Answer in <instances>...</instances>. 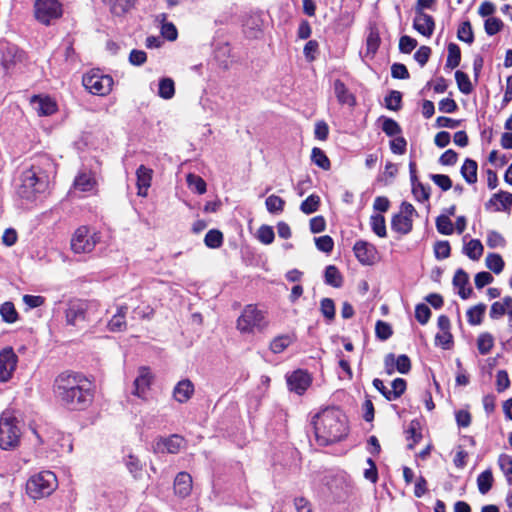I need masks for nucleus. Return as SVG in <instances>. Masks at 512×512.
Returning <instances> with one entry per match:
<instances>
[{"instance_id":"f257e3e1","label":"nucleus","mask_w":512,"mask_h":512,"mask_svg":"<svg viewBox=\"0 0 512 512\" xmlns=\"http://www.w3.org/2000/svg\"><path fill=\"white\" fill-rule=\"evenodd\" d=\"M53 391L57 399L68 409L83 410L94 398V385L85 375L66 371L54 380Z\"/></svg>"},{"instance_id":"f03ea898","label":"nucleus","mask_w":512,"mask_h":512,"mask_svg":"<svg viewBox=\"0 0 512 512\" xmlns=\"http://www.w3.org/2000/svg\"><path fill=\"white\" fill-rule=\"evenodd\" d=\"M54 163L46 155L38 156L31 166L20 176L18 195L26 200H35L38 195L45 193L49 186V175L53 172Z\"/></svg>"},{"instance_id":"7ed1b4c3","label":"nucleus","mask_w":512,"mask_h":512,"mask_svg":"<svg viewBox=\"0 0 512 512\" xmlns=\"http://www.w3.org/2000/svg\"><path fill=\"white\" fill-rule=\"evenodd\" d=\"M315 437L320 445L340 441L348 433L347 418L338 408L327 407L312 418Z\"/></svg>"},{"instance_id":"20e7f679","label":"nucleus","mask_w":512,"mask_h":512,"mask_svg":"<svg viewBox=\"0 0 512 512\" xmlns=\"http://www.w3.org/2000/svg\"><path fill=\"white\" fill-rule=\"evenodd\" d=\"M58 486L52 471H41L32 475L26 483V492L34 500L50 496Z\"/></svg>"},{"instance_id":"39448f33","label":"nucleus","mask_w":512,"mask_h":512,"mask_svg":"<svg viewBox=\"0 0 512 512\" xmlns=\"http://www.w3.org/2000/svg\"><path fill=\"white\" fill-rule=\"evenodd\" d=\"M268 326L265 313L255 305H247L237 319V329L244 334L262 332Z\"/></svg>"},{"instance_id":"423d86ee","label":"nucleus","mask_w":512,"mask_h":512,"mask_svg":"<svg viewBox=\"0 0 512 512\" xmlns=\"http://www.w3.org/2000/svg\"><path fill=\"white\" fill-rule=\"evenodd\" d=\"M19 421L8 411L0 417V448L13 449L18 446L21 437Z\"/></svg>"},{"instance_id":"0eeeda50","label":"nucleus","mask_w":512,"mask_h":512,"mask_svg":"<svg viewBox=\"0 0 512 512\" xmlns=\"http://www.w3.org/2000/svg\"><path fill=\"white\" fill-rule=\"evenodd\" d=\"M100 241L98 232L87 226H81L75 230L71 237V250L76 254L90 253Z\"/></svg>"},{"instance_id":"6e6552de","label":"nucleus","mask_w":512,"mask_h":512,"mask_svg":"<svg viewBox=\"0 0 512 512\" xmlns=\"http://www.w3.org/2000/svg\"><path fill=\"white\" fill-rule=\"evenodd\" d=\"M63 15V6L59 0H35L34 16L45 26L51 25Z\"/></svg>"},{"instance_id":"1a4fd4ad","label":"nucleus","mask_w":512,"mask_h":512,"mask_svg":"<svg viewBox=\"0 0 512 512\" xmlns=\"http://www.w3.org/2000/svg\"><path fill=\"white\" fill-rule=\"evenodd\" d=\"M82 84L91 94L104 96L111 91L113 79L99 70H91L83 75Z\"/></svg>"},{"instance_id":"9d476101","label":"nucleus","mask_w":512,"mask_h":512,"mask_svg":"<svg viewBox=\"0 0 512 512\" xmlns=\"http://www.w3.org/2000/svg\"><path fill=\"white\" fill-rule=\"evenodd\" d=\"M417 212L412 204L402 202L399 213L395 214L391 220V228L402 235L408 234L413 227V217Z\"/></svg>"},{"instance_id":"9b49d317","label":"nucleus","mask_w":512,"mask_h":512,"mask_svg":"<svg viewBox=\"0 0 512 512\" xmlns=\"http://www.w3.org/2000/svg\"><path fill=\"white\" fill-rule=\"evenodd\" d=\"M91 305L92 304L82 300L71 301L65 313L67 324L77 326L84 322L86 320L88 309Z\"/></svg>"},{"instance_id":"f8f14e48","label":"nucleus","mask_w":512,"mask_h":512,"mask_svg":"<svg viewBox=\"0 0 512 512\" xmlns=\"http://www.w3.org/2000/svg\"><path fill=\"white\" fill-rule=\"evenodd\" d=\"M18 357L11 347H6L0 351V381L6 382L11 377L16 368Z\"/></svg>"},{"instance_id":"ddd939ff","label":"nucleus","mask_w":512,"mask_h":512,"mask_svg":"<svg viewBox=\"0 0 512 512\" xmlns=\"http://www.w3.org/2000/svg\"><path fill=\"white\" fill-rule=\"evenodd\" d=\"M357 260L363 265H373L378 258L376 247L364 240H358L353 246Z\"/></svg>"},{"instance_id":"4468645a","label":"nucleus","mask_w":512,"mask_h":512,"mask_svg":"<svg viewBox=\"0 0 512 512\" xmlns=\"http://www.w3.org/2000/svg\"><path fill=\"white\" fill-rule=\"evenodd\" d=\"M153 381V375L148 367H140L138 375L134 380L133 394L143 400L148 398L150 386Z\"/></svg>"},{"instance_id":"2eb2a0df","label":"nucleus","mask_w":512,"mask_h":512,"mask_svg":"<svg viewBox=\"0 0 512 512\" xmlns=\"http://www.w3.org/2000/svg\"><path fill=\"white\" fill-rule=\"evenodd\" d=\"M136 188L137 195L140 197H147L149 188L152 184L153 169L140 165L136 170Z\"/></svg>"},{"instance_id":"dca6fc26","label":"nucleus","mask_w":512,"mask_h":512,"mask_svg":"<svg viewBox=\"0 0 512 512\" xmlns=\"http://www.w3.org/2000/svg\"><path fill=\"white\" fill-rule=\"evenodd\" d=\"M287 384L291 391L301 395L310 386L311 377L304 370H296L287 377Z\"/></svg>"},{"instance_id":"f3484780","label":"nucleus","mask_w":512,"mask_h":512,"mask_svg":"<svg viewBox=\"0 0 512 512\" xmlns=\"http://www.w3.org/2000/svg\"><path fill=\"white\" fill-rule=\"evenodd\" d=\"M413 28L425 37H430L435 29V22L432 16L426 14L424 11H415L413 20Z\"/></svg>"},{"instance_id":"a211bd4d","label":"nucleus","mask_w":512,"mask_h":512,"mask_svg":"<svg viewBox=\"0 0 512 512\" xmlns=\"http://www.w3.org/2000/svg\"><path fill=\"white\" fill-rule=\"evenodd\" d=\"M193 487L192 477L187 472H179L174 479V493L180 498H186L191 494Z\"/></svg>"},{"instance_id":"6ab92c4d","label":"nucleus","mask_w":512,"mask_h":512,"mask_svg":"<svg viewBox=\"0 0 512 512\" xmlns=\"http://www.w3.org/2000/svg\"><path fill=\"white\" fill-rule=\"evenodd\" d=\"M353 484L345 476L337 477L331 485V491L338 501H345L353 492Z\"/></svg>"},{"instance_id":"aec40b11","label":"nucleus","mask_w":512,"mask_h":512,"mask_svg":"<svg viewBox=\"0 0 512 512\" xmlns=\"http://www.w3.org/2000/svg\"><path fill=\"white\" fill-rule=\"evenodd\" d=\"M194 394V385L189 379L179 381L173 389V398L178 403H186Z\"/></svg>"},{"instance_id":"412c9836","label":"nucleus","mask_w":512,"mask_h":512,"mask_svg":"<svg viewBox=\"0 0 512 512\" xmlns=\"http://www.w3.org/2000/svg\"><path fill=\"white\" fill-rule=\"evenodd\" d=\"M184 439L179 435H172L168 438H163L157 443V449L166 451L171 454L178 453L184 445Z\"/></svg>"},{"instance_id":"4be33fe9","label":"nucleus","mask_w":512,"mask_h":512,"mask_svg":"<svg viewBox=\"0 0 512 512\" xmlns=\"http://www.w3.org/2000/svg\"><path fill=\"white\" fill-rule=\"evenodd\" d=\"M96 186V180L91 172H80L74 180V189L81 192H91Z\"/></svg>"},{"instance_id":"5701e85b","label":"nucleus","mask_w":512,"mask_h":512,"mask_svg":"<svg viewBox=\"0 0 512 512\" xmlns=\"http://www.w3.org/2000/svg\"><path fill=\"white\" fill-rule=\"evenodd\" d=\"M334 93L340 104L348 105L353 107L356 104V99L352 93H350L341 80L334 82Z\"/></svg>"},{"instance_id":"b1692460","label":"nucleus","mask_w":512,"mask_h":512,"mask_svg":"<svg viewBox=\"0 0 512 512\" xmlns=\"http://www.w3.org/2000/svg\"><path fill=\"white\" fill-rule=\"evenodd\" d=\"M155 21L160 24L161 35L169 41L177 39L178 32L175 25L167 21L165 13L158 14Z\"/></svg>"},{"instance_id":"393cba45","label":"nucleus","mask_w":512,"mask_h":512,"mask_svg":"<svg viewBox=\"0 0 512 512\" xmlns=\"http://www.w3.org/2000/svg\"><path fill=\"white\" fill-rule=\"evenodd\" d=\"M32 102L36 105L35 109L41 116H49L56 111V103L49 97L35 96Z\"/></svg>"},{"instance_id":"a878e982","label":"nucleus","mask_w":512,"mask_h":512,"mask_svg":"<svg viewBox=\"0 0 512 512\" xmlns=\"http://www.w3.org/2000/svg\"><path fill=\"white\" fill-rule=\"evenodd\" d=\"M488 204L495 206L497 211H505L512 206V193L500 191L493 195Z\"/></svg>"},{"instance_id":"bb28decb","label":"nucleus","mask_w":512,"mask_h":512,"mask_svg":"<svg viewBox=\"0 0 512 512\" xmlns=\"http://www.w3.org/2000/svg\"><path fill=\"white\" fill-rule=\"evenodd\" d=\"M477 169L476 161L469 158L464 161L461 167V175L467 183L474 184L477 182Z\"/></svg>"},{"instance_id":"cd10ccee","label":"nucleus","mask_w":512,"mask_h":512,"mask_svg":"<svg viewBox=\"0 0 512 512\" xmlns=\"http://www.w3.org/2000/svg\"><path fill=\"white\" fill-rule=\"evenodd\" d=\"M126 327V307H120L113 315L108 323V328L112 332H117L125 329Z\"/></svg>"},{"instance_id":"c85d7f7f","label":"nucleus","mask_w":512,"mask_h":512,"mask_svg":"<svg viewBox=\"0 0 512 512\" xmlns=\"http://www.w3.org/2000/svg\"><path fill=\"white\" fill-rule=\"evenodd\" d=\"M495 339L489 332L479 334L477 338V348L481 355H487L494 347Z\"/></svg>"},{"instance_id":"c756f323","label":"nucleus","mask_w":512,"mask_h":512,"mask_svg":"<svg viewBox=\"0 0 512 512\" xmlns=\"http://www.w3.org/2000/svg\"><path fill=\"white\" fill-rule=\"evenodd\" d=\"M175 94V84L171 78L165 77L160 79L158 87L159 97L169 100Z\"/></svg>"},{"instance_id":"7c9ffc66","label":"nucleus","mask_w":512,"mask_h":512,"mask_svg":"<svg viewBox=\"0 0 512 512\" xmlns=\"http://www.w3.org/2000/svg\"><path fill=\"white\" fill-rule=\"evenodd\" d=\"M326 284L339 288L342 286L343 278L339 270L334 265H329L325 269Z\"/></svg>"},{"instance_id":"2f4dec72","label":"nucleus","mask_w":512,"mask_h":512,"mask_svg":"<svg viewBox=\"0 0 512 512\" xmlns=\"http://www.w3.org/2000/svg\"><path fill=\"white\" fill-rule=\"evenodd\" d=\"M464 253L470 259L478 260L483 254V245L478 239H472L464 246Z\"/></svg>"},{"instance_id":"473e14b6","label":"nucleus","mask_w":512,"mask_h":512,"mask_svg":"<svg viewBox=\"0 0 512 512\" xmlns=\"http://www.w3.org/2000/svg\"><path fill=\"white\" fill-rule=\"evenodd\" d=\"M370 225L372 231L381 238L386 237V223L385 218L381 214H374L370 217Z\"/></svg>"},{"instance_id":"72a5a7b5","label":"nucleus","mask_w":512,"mask_h":512,"mask_svg":"<svg viewBox=\"0 0 512 512\" xmlns=\"http://www.w3.org/2000/svg\"><path fill=\"white\" fill-rule=\"evenodd\" d=\"M486 310L485 304H478L467 311V319L470 325H479L482 322Z\"/></svg>"},{"instance_id":"f704fd0d","label":"nucleus","mask_w":512,"mask_h":512,"mask_svg":"<svg viewBox=\"0 0 512 512\" xmlns=\"http://www.w3.org/2000/svg\"><path fill=\"white\" fill-rule=\"evenodd\" d=\"M461 52L457 44L450 43L448 45V57L446 60V67L450 69L456 68L460 64Z\"/></svg>"},{"instance_id":"c9c22d12","label":"nucleus","mask_w":512,"mask_h":512,"mask_svg":"<svg viewBox=\"0 0 512 512\" xmlns=\"http://www.w3.org/2000/svg\"><path fill=\"white\" fill-rule=\"evenodd\" d=\"M311 160L315 165L322 168L323 170L330 169V160L326 156L325 152L318 147H314L312 149Z\"/></svg>"},{"instance_id":"e433bc0d","label":"nucleus","mask_w":512,"mask_h":512,"mask_svg":"<svg viewBox=\"0 0 512 512\" xmlns=\"http://www.w3.org/2000/svg\"><path fill=\"white\" fill-rule=\"evenodd\" d=\"M493 475L490 470H485L477 477V486L481 494H486L492 487Z\"/></svg>"},{"instance_id":"4c0bfd02","label":"nucleus","mask_w":512,"mask_h":512,"mask_svg":"<svg viewBox=\"0 0 512 512\" xmlns=\"http://www.w3.org/2000/svg\"><path fill=\"white\" fill-rule=\"evenodd\" d=\"M0 314L3 321L7 323H14L18 319V313L12 302H5L0 307Z\"/></svg>"},{"instance_id":"58836bf2","label":"nucleus","mask_w":512,"mask_h":512,"mask_svg":"<svg viewBox=\"0 0 512 512\" xmlns=\"http://www.w3.org/2000/svg\"><path fill=\"white\" fill-rule=\"evenodd\" d=\"M292 341L293 339L289 335L278 336L270 343V349L275 354L281 353L292 343Z\"/></svg>"},{"instance_id":"ea45409f","label":"nucleus","mask_w":512,"mask_h":512,"mask_svg":"<svg viewBox=\"0 0 512 512\" xmlns=\"http://www.w3.org/2000/svg\"><path fill=\"white\" fill-rule=\"evenodd\" d=\"M485 263L487 268L493 271L495 274L501 273L504 268V261L499 254H488L485 259Z\"/></svg>"},{"instance_id":"a19ab883","label":"nucleus","mask_w":512,"mask_h":512,"mask_svg":"<svg viewBox=\"0 0 512 512\" xmlns=\"http://www.w3.org/2000/svg\"><path fill=\"white\" fill-rule=\"evenodd\" d=\"M455 80L457 82L459 90L463 94H470L473 90V86L468 75L460 70L455 72Z\"/></svg>"},{"instance_id":"79ce46f5","label":"nucleus","mask_w":512,"mask_h":512,"mask_svg":"<svg viewBox=\"0 0 512 512\" xmlns=\"http://www.w3.org/2000/svg\"><path fill=\"white\" fill-rule=\"evenodd\" d=\"M392 389L387 393V400L392 401L398 399L406 390V381L402 378H396L391 383Z\"/></svg>"},{"instance_id":"37998d69","label":"nucleus","mask_w":512,"mask_h":512,"mask_svg":"<svg viewBox=\"0 0 512 512\" xmlns=\"http://www.w3.org/2000/svg\"><path fill=\"white\" fill-rule=\"evenodd\" d=\"M266 208L272 214H279L284 210L285 201L276 195H270L266 201Z\"/></svg>"},{"instance_id":"c03bdc74","label":"nucleus","mask_w":512,"mask_h":512,"mask_svg":"<svg viewBox=\"0 0 512 512\" xmlns=\"http://www.w3.org/2000/svg\"><path fill=\"white\" fill-rule=\"evenodd\" d=\"M319 205L320 197L318 195L312 194L301 203L300 210L304 214H312L318 210Z\"/></svg>"},{"instance_id":"a18cd8bd","label":"nucleus","mask_w":512,"mask_h":512,"mask_svg":"<svg viewBox=\"0 0 512 512\" xmlns=\"http://www.w3.org/2000/svg\"><path fill=\"white\" fill-rule=\"evenodd\" d=\"M498 463L507 482L512 485V456L502 454L499 456Z\"/></svg>"},{"instance_id":"49530a36","label":"nucleus","mask_w":512,"mask_h":512,"mask_svg":"<svg viewBox=\"0 0 512 512\" xmlns=\"http://www.w3.org/2000/svg\"><path fill=\"white\" fill-rule=\"evenodd\" d=\"M204 242L209 248H218L222 245L223 235L219 230H209L205 235Z\"/></svg>"},{"instance_id":"de8ad7c7","label":"nucleus","mask_w":512,"mask_h":512,"mask_svg":"<svg viewBox=\"0 0 512 512\" xmlns=\"http://www.w3.org/2000/svg\"><path fill=\"white\" fill-rule=\"evenodd\" d=\"M187 184L191 190L195 191L198 194H204L206 192V183L198 175L188 174Z\"/></svg>"},{"instance_id":"09e8293b","label":"nucleus","mask_w":512,"mask_h":512,"mask_svg":"<svg viewBox=\"0 0 512 512\" xmlns=\"http://www.w3.org/2000/svg\"><path fill=\"white\" fill-rule=\"evenodd\" d=\"M109 5L110 10L115 16H123L126 14L128 9V0H103Z\"/></svg>"},{"instance_id":"8fccbe9b","label":"nucleus","mask_w":512,"mask_h":512,"mask_svg":"<svg viewBox=\"0 0 512 512\" xmlns=\"http://www.w3.org/2000/svg\"><path fill=\"white\" fill-rule=\"evenodd\" d=\"M458 39L471 44L474 41V34L469 21L463 22L457 31Z\"/></svg>"},{"instance_id":"3c124183","label":"nucleus","mask_w":512,"mask_h":512,"mask_svg":"<svg viewBox=\"0 0 512 512\" xmlns=\"http://www.w3.org/2000/svg\"><path fill=\"white\" fill-rule=\"evenodd\" d=\"M436 227L439 233L443 235H450L453 233L454 228L452 221L448 216L441 215L436 219Z\"/></svg>"},{"instance_id":"603ef678","label":"nucleus","mask_w":512,"mask_h":512,"mask_svg":"<svg viewBox=\"0 0 512 512\" xmlns=\"http://www.w3.org/2000/svg\"><path fill=\"white\" fill-rule=\"evenodd\" d=\"M380 37L376 30H371L366 39L367 54L373 56L379 48Z\"/></svg>"},{"instance_id":"864d4df0","label":"nucleus","mask_w":512,"mask_h":512,"mask_svg":"<svg viewBox=\"0 0 512 512\" xmlns=\"http://www.w3.org/2000/svg\"><path fill=\"white\" fill-rule=\"evenodd\" d=\"M275 233L271 226L262 225L257 232L258 240L263 244H271L274 240Z\"/></svg>"},{"instance_id":"5fc2aeb1","label":"nucleus","mask_w":512,"mask_h":512,"mask_svg":"<svg viewBox=\"0 0 512 512\" xmlns=\"http://www.w3.org/2000/svg\"><path fill=\"white\" fill-rule=\"evenodd\" d=\"M320 311L327 320L332 321L335 318V305L333 300L323 298L320 303Z\"/></svg>"},{"instance_id":"6e6d98bb","label":"nucleus","mask_w":512,"mask_h":512,"mask_svg":"<svg viewBox=\"0 0 512 512\" xmlns=\"http://www.w3.org/2000/svg\"><path fill=\"white\" fill-rule=\"evenodd\" d=\"M503 28V22L496 17L487 18L484 24L485 32L492 36L500 32Z\"/></svg>"},{"instance_id":"4d7b16f0","label":"nucleus","mask_w":512,"mask_h":512,"mask_svg":"<svg viewBox=\"0 0 512 512\" xmlns=\"http://www.w3.org/2000/svg\"><path fill=\"white\" fill-rule=\"evenodd\" d=\"M401 93L399 91H391L388 96L385 97V105L387 109L397 111L401 106Z\"/></svg>"},{"instance_id":"13d9d810","label":"nucleus","mask_w":512,"mask_h":512,"mask_svg":"<svg viewBox=\"0 0 512 512\" xmlns=\"http://www.w3.org/2000/svg\"><path fill=\"white\" fill-rule=\"evenodd\" d=\"M382 130L387 136H395L401 133L399 124L391 118H384Z\"/></svg>"},{"instance_id":"bf43d9fd","label":"nucleus","mask_w":512,"mask_h":512,"mask_svg":"<svg viewBox=\"0 0 512 512\" xmlns=\"http://www.w3.org/2000/svg\"><path fill=\"white\" fill-rule=\"evenodd\" d=\"M416 46H417L416 39H414L410 36L404 35L399 40V50L402 53L409 54L416 48Z\"/></svg>"},{"instance_id":"052dcab7","label":"nucleus","mask_w":512,"mask_h":512,"mask_svg":"<svg viewBox=\"0 0 512 512\" xmlns=\"http://www.w3.org/2000/svg\"><path fill=\"white\" fill-rule=\"evenodd\" d=\"M431 316L430 308L425 304H418L415 308V318L417 321L424 325L426 324Z\"/></svg>"},{"instance_id":"680f3d73","label":"nucleus","mask_w":512,"mask_h":512,"mask_svg":"<svg viewBox=\"0 0 512 512\" xmlns=\"http://www.w3.org/2000/svg\"><path fill=\"white\" fill-rule=\"evenodd\" d=\"M315 244L318 250L329 253L333 250L334 242L328 235L320 236L315 238Z\"/></svg>"},{"instance_id":"e2e57ef3","label":"nucleus","mask_w":512,"mask_h":512,"mask_svg":"<svg viewBox=\"0 0 512 512\" xmlns=\"http://www.w3.org/2000/svg\"><path fill=\"white\" fill-rule=\"evenodd\" d=\"M435 257L439 260L446 259L450 255V245L448 241H438L434 245Z\"/></svg>"},{"instance_id":"0e129e2a","label":"nucleus","mask_w":512,"mask_h":512,"mask_svg":"<svg viewBox=\"0 0 512 512\" xmlns=\"http://www.w3.org/2000/svg\"><path fill=\"white\" fill-rule=\"evenodd\" d=\"M376 336L381 340H387L392 335L391 326L383 321H378L375 327Z\"/></svg>"},{"instance_id":"69168bd1","label":"nucleus","mask_w":512,"mask_h":512,"mask_svg":"<svg viewBox=\"0 0 512 512\" xmlns=\"http://www.w3.org/2000/svg\"><path fill=\"white\" fill-rule=\"evenodd\" d=\"M412 186V193L417 201L424 202L429 199V192L421 183L413 182Z\"/></svg>"},{"instance_id":"338daca9","label":"nucleus","mask_w":512,"mask_h":512,"mask_svg":"<svg viewBox=\"0 0 512 512\" xmlns=\"http://www.w3.org/2000/svg\"><path fill=\"white\" fill-rule=\"evenodd\" d=\"M510 386L508 373L505 370H499L496 375V389L498 392L505 391Z\"/></svg>"},{"instance_id":"774afa93","label":"nucleus","mask_w":512,"mask_h":512,"mask_svg":"<svg viewBox=\"0 0 512 512\" xmlns=\"http://www.w3.org/2000/svg\"><path fill=\"white\" fill-rule=\"evenodd\" d=\"M432 181L439 186L443 191H447L452 187V181L449 176L444 174H432Z\"/></svg>"}]
</instances>
